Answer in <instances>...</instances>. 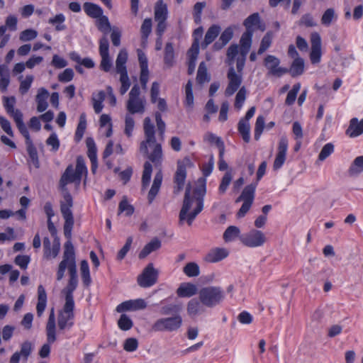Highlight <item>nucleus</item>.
<instances>
[{
    "label": "nucleus",
    "mask_w": 363,
    "mask_h": 363,
    "mask_svg": "<svg viewBox=\"0 0 363 363\" xmlns=\"http://www.w3.org/2000/svg\"><path fill=\"white\" fill-rule=\"evenodd\" d=\"M197 293V287L191 283H183L177 290L179 297H191Z\"/></svg>",
    "instance_id": "393cba45"
},
{
    "label": "nucleus",
    "mask_w": 363,
    "mask_h": 363,
    "mask_svg": "<svg viewBox=\"0 0 363 363\" xmlns=\"http://www.w3.org/2000/svg\"><path fill=\"white\" fill-rule=\"evenodd\" d=\"M38 35V32L33 29H26L22 31L20 34V40L21 41H30L35 39Z\"/></svg>",
    "instance_id": "338daca9"
},
{
    "label": "nucleus",
    "mask_w": 363,
    "mask_h": 363,
    "mask_svg": "<svg viewBox=\"0 0 363 363\" xmlns=\"http://www.w3.org/2000/svg\"><path fill=\"white\" fill-rule=\"evenodd\" d=\"M133 321L125 314H122L118 320V325L122 330H128L133 327Z\"/></svg>",
    "instance_id": "680f3d73"
},
{
    "label": "nucleus",
    "mask_w": 363,
    "mask_h": 363,
    "mask_svg": "<svg viewBox=\"0 0 363 363\" xmlns=\"http://www.w3.org/2000/svg\"><path fill=\"white\" fill-rule=\"evenodd\" d=\"M86 145L88 149L87 155L88 157L92 164H94V162L97 160L96 157V147L95 142L93 138H87L86 140Z\"/></svg>",
    "instance_id": "49530a36"
},
{
    "label": "nucleus",
    "mask_w": 363,
    "mask_h": 363,
    "mask_svg": "<svg viewBox=\"0 0 363 363\" xmlns=\"http://www.w3.org/2000/svg\"><path fill=\"white\" fill-rule=\"evenodd\" d=\"M144 133L145 140L142 141L140 145V150L145 154H147V145H152V151L148 155V159L155 165L161 164L162 160V150L160 143H156L155 126L151 123L149 117L144 119Z\"/></svg>",
    "instance_id": "f03ea898"
},
{
    "label": "nucleus",
    "mask_w": 363,
    "mask_h": 363,
    "mask_svg": "<svg viewBox=\"0 0 363 363\" xmlns=\"http://www.w3.org/2000/svg\"><path fill=\"white\" fill-rule=\"evenodd\" d=\"M182 324V318L180 315L174 317L163 318L158 319L152 325L155 331H176Z\"/></svg>",
    "instance_id": "1a4fd4ad"
},
{
    "label": "nucleus",
    "mask_w": 363,
    "mask_h": 363,
    "mask_svg": "<svg viewBox=\"0 0 363 363\" xmlns=\"http://www.w3.org/2000/svg\"><path fill=\"white\" fill-rule=\"evenodd\" d=\"M184 273L189 277H197L200 274V269L199 265L195 262L187 263L184 269Z\"/></svg>",
    "instance_id": "3c124183"
},
{
    "label": "nucleus",
    "mask_w": 363,
    "mask_h": 363,
    "mask_svg": "<svg viewBox=\"0 0 363 363\" xmlns=\"http://www.w3.org/2000/svg\"><path fill=\"white\" fill-rule=\"evenodd\" d=\"M13 120L16 124V126H17L18 130L22 134V135L25 138L26 143L30 141L31 139H30L28 130L23 121L22 113H18V112L16 113V116H15Z\"/></svg>",
    "instance_id": "7c9ffc66"
},
{
    "label": "nucleus",
    "mask_w": 363,
    "mask_h": 363,
    "mask_svg": "<svg viewBox=\"0 0 363 363\" xmlns=\"http://www.w3.org/2000/svg\"><path fill=\"white\" fill-rule=\"evenodd\" d=\"M87 168L85 162L82 156L77 158L75 170L72 165H69L60 179L59 186L62 191H67V185L69 183H74L79 186L83 174L86 175Z\"/></svg>",
    "instance_id": "7ed1b4c3"
},
{
    "label": "nucleus",
    "mask_w": 363,
    "mask_h": 363,
    "mask_svg": "<svg viewBox=\"0 0 363 363\" xmlns=\"http://www.w3.org/2000/svg\"><path fill=\"white\" fill-rule=\"evenodd\" d=\"M162 173L161 170H160L155 175L153 183L147 195L149 203H152L155 196L157 195L162 184Z\"/></svg>",
    "instance_id": "a211bd4d"
},
{
    "label": "nucleus",
    "mask_w": 363,
    "mask_h": 363,
    "mask_svg": "<svg viewBox=\"0 0 363 363\" xmlns=\"http://www.w3.org/2000/svg\"><path fill=\"white\" fill-rule=\"evenodd\" d=\"M49 92L45 88H40L36 95L35 101L37 103V111L40 113L45 111L48 106L47 99Z\"/></svg>",
    "instance_id": "4be33fe9"
},
{
    "label": "nucleus",
    "mask_w": 363,
    "mask_h": 363,
    "mask_svg": "<svg viewBox=\"0 0 363 363\" xmlns=\"http://www.w3.org/2000/svg\"><path fill=\"white\" fill-rule=\"evenodd\" d=\"M145 100L143 99H128L127 110L131 114L143 113L145 111Z\"/></svg>",
    "instance_id": "aec40b11"
},
{
    "label": "nucleus",
    "mask_w": 363,
    "mask_h": 363,
    "mask_svg": "<svg viewBox=\"0 0 363 363\" xmlns=\"http://www.w3.org/2000/svg\"><path fill=\"white\" fill-rule=\"evenodd\" d=\"M63 191V201L60 203V211L65 219L64 234L67 239H71L72 230L74 225V218L71 211L73 205L72 197L69 191Z\"/></svg>",
    "instance_id": "39448f33"
},
{
    "label": "nucleus",
    "mask_w": 363,
    "mask_h": 363,
    "mask_svg": "<svg viewBox=\"0 0 363 363\" xmlns=\"http://www.w3.org/2000/svg\"><path fill=\"white\" fill-rule=\"evenodd\" d=\"M280 60L274 55H269L264 60V65L268 69V74L281 77L288 73V69L279 67Z\"/></svg>",
    "instance_id": "4468645a"
},
{
    "label": "nucleus",
    "mask_w": 363,
    "mask_h": 363,
    "mask_svg": "<svg viewBox=\"0 0 363 363\" xmlns=\"http://www.w3.org/2000/svg\"><path fill=\"white\" fill-rule=\"evenodd\" d=\"M288 139L286 136H282L278 143L277 153L274 161L273 169H279L286 161V152L288 150Z\"/></svg>",
    "instance_id": "2eb2a0df"
},
{
    "label": "nucleus",
    "mask_w": 363,
    "mask_h": 363,
    "mask_svg": "<svg viewBox=\"0 0 363 363\" xmlns=\"http://www.w3.org/2000/svg\"><path fill=\"white\" fill-rule=\"evenodd\" d=\"M300 89H301V84L299 83H296L293 86L292 89L290 90L287 94V96H286V99L285 101V104L286 105L291 106L295 102L297 94H298V91H300Z\"/></svg>",
    "instance_id": "4d7b16f0"
},
{
    "label": "nucleus",
    "mask_w": 363,
    "mask_h": 363,
    "mask_svg": "<svg viewBox=\"0 0 363 363\" xmlns=\"http://www.w3.org/2000/svg\"><path fill=\"white\" fill-rule=\"evenodd\" d=\"M240 240L248 247H258L266 242L267 238L261 230L252 229L248 233L241 235Z\"/></svg>",
    "instance_id": "9d476101"
},
{
    "label": "nucleus",
    "mask_w": 363,
    "mask_h": 363,
    "mask_svg": "<svg viewBox=\"0 0 363 363\" xmlns=\"http://www.w3.org/2000/svg\"><path fill=\"white\" fill-rule=\"evenodd\" d=\"M33 81V77L32 75H28L26 77V79L23 80H21L20 87H19V91L21 94H25L28 92L29 90L31 84Z\"/></svg>",
    "instance_id": "774afa93"
},
{
    "label": "nucleus",
    "mask_w": 363,
    "mask_h": 363,
    "mask_svg": "<svg viewBox=\"0 0 363 363\" xmlns=\"http://www.w3.org/2000/svg\"><path fill=\"white\" fill-rule=\"evenodd\" d=\"M257 183L255 184H250L247 186H246L240 196L236 199L235 202H240V201H249L253 203L254 199H255V189L257 188Z\"/></svg>",
    "instance_id": "b1692460"
},
{
    "label": "nucleus",
    "mask_w": 363,
    "mask_h": 363,
    "mask_svg": "<svg viewBox=\"0 0 363 363\" xmlns=\"http://www.w3.org/2000/svg\"><path fill=\"white\" fill-rule=\"evenodd\" d=\"M205 179L203 180V184L201 187L196 188L194 191L195 194L198 195H201V197H198L196 199V207L191 212L189 210L191 209L193 202L194 201V199L191 196V185L189 184L186 186L184 198L183 201V205L182 209L179 212V224L182 225L184 222L186 221L189 225H191L197 216V215L203 210V196L206 194V185H205Z\"/></svg>",
    "instance_id": "f257e3e1"
},
{
    "label": "nucleus",
    "mask_w": 363,
    "mask_h": 363,
    "mask_svg": "<svg viewBox=\"0 0 363 363\" xmlns=\"http://www.w3.org/2000/svg\"><path fill=\"white\" fill-rule=\"evenodd\" d=\"M27 152L29 155L30 159L35 168H39L40 162L38 160V152L33 144L32 140L26 143Z\"/></svg>",
    "instance_id": "37998d69"
},
{
    "label": "nucleus",
    "mask_w": 363,
    "mask_h": 363,
    "mask_svg": "<svg viewBox=\"0 0 363 363\" xmlns=\"http://www.w3.org/2000/svg\"><path fill=\"white\" fill-rule=\"evenodd\" d=\"M152 30V19L145 18L141 26L142 40L146 41Z\"/></svg>",
    "instance_id": "bf43d9fd"
},
{
    "label": "nucleus",
    "mask_w": 363,
    "mask_h": 363,
    "mask_svg": "<svg viewBox=\"0 0 363 363\" xmlns=\"http://www.w3.org/2000/svg\"><path fill=\"white\" fill-rule=\"evenodd\" d=\"M167 16V5L163 3L162 0H160L156 3L155 7V21L166 20Z\"/></svg>",
    "instance_id": "c9c22d12"
},
{
    "label": "nucleus",
    "mask_w": 363,
    "mask_h": 363,
    "mask_svg": "<svg viewBox=\"0 0 363 363\" xmlns=\"http://www.w3.org/2000/svg\"><path fill=\"white\" fill-rule=\"evenodd\" d=\"M240 229L235 225H230L226 228L223 233V240L227 242H232L235 240L237 238H240Z\"/></svg>",
    "instance_id": "e433bc0d"
},
{
    "label": "nucleus",
    "mask_w": 363,
    "mask_h": 363,
    "mask_svg": "<svg viewBox=\"0 0 363 363\" xmlns=\"http://www.w3.org/2000/svg\"><path fill=\"white\" fill-rule=\"evenodd\" d=\"M86 128V114L82 113L79 117V122L78 123L76 133H75V140L77 141L81 140L82 138L84 131Z\"/></svg>",
    "instance_id": "de8ad7c7"
},
{
    "label": "nucleus",
    "mask_w": 363,
    "mask_h": 363,
    "mask_svg": "<svg viewBox=\"0 0 363 363\" xmlns=\"http://www.w3.org/2000/svg\"><path fill=\"white\" fill-rule=\"evenodd\" d=\"M99 54L101 57L100 68L108 72L112 67V62L109 56V43L106 36H103L99 40Z\"/></svg>",
    "instance_id": "f8f14e48"
},
{
    "label": "nucleus",
    "mask_w": 363,
    "mask_h": 363,
    "mask_svg": "<svg viewBox=\"0 0 363 363\" xmlns=\"http://www.w3.org/2000/svg\"><path fill=\"white\" fill-rule=\"evenodd\" d=\"M220 31V27L217 25L211 26L207 30L201 48L206 49L209 44L213 43Z\"/></svg>",
    "instance_id": "bb28decb"
},
{
    "label": "nucleus",
    "mask_w": 363,
    "mask_h": 363,
    "mask_svg": "<svg viewBox=\"0 0 363 363\" xmlns=\"http://www.w3.org/2000/svg\"><path fill=\"white\" fill-rule=\"evenodd\" d=\"M228 255V252L224 248H215L211 250L205 257V260L208 262H218Z\"/></svg>",
    "instance_id": "412c9836"
},
{
    "label": "nucleus",
    "mask_w": 363,
    "mask_h": 363,
    "mask_svg": "<svg viewBox=\"0 0 363 363\" xmlns=\"http://www.w3.org/2000/svg\"><path fill=\"white\" fill-rule=\"evenodd\" d=\"M158 271L150 263L143 269L141 274L138 277V284L143 288H147L153 286L157 281Z\"/></svg>",
    "instance_id": "9b49d317"
},
{
    "label": "nucleus",
    "mask_w": 363,
    "mask_h": 363,
    "mask_svg": "<svg viewBox=\"0 0 363 363\" xmlns=\"http://www.w3.org/2000/svg\"><path fill=\"white\" fill-rule=\"evenodd\" d=\"M78 285V277L77 265L74 263L70 266L69 269V279L67 286L63 289L62 292L65 294L66 302H74L73 297V292L77 289Z\"/></svg>",
    "instance_id": "ddd939ff"
},
{
    "label": "nucleus",
    "mask_w": 363,
    "mask_h": 363,
    "mask_svg": "<svg viewBox=\"0 0 363 363\" xmlns=\"http://www.w3.org/2000/svg\"><path fill=\"white\" fill-rule=\"evenodd\" d=\"M228 84L225 91V94L227 96H232L239 89L242 84V74H237L233 67H230L228 74Z\"/></svg>",
    "instance_id": "dca6fc26"
},
{
    "label": "nucleus",
    "mask_w": 363,
    "mask_h": 363,
    "mask_svg": "<svg viewBox=\"0 0 363 363\" xmlns=\"http://www.w3.org/2000/svg\"><path fill=\"white\" fill-rule=\"evenodd\" d=\"M119 213H125V216H130L134 212V208L132 205L129 204L125 199H123L118 206Z\"/></svg>",
    "instance_id": "0e129e2a"
},
{
    "label": "nucleus",
    "mask_w": 363,
    "mask_h": 363,
    "mask_svg": "<svg viewBox=\"0 0 363 363\" xmlns=\"http://www.w3.org/2000/svg\"><path fill=\"white\" fill-rule=\"evenodd\" d=\"M105 96L106 95L104 91H100L96 95L93 94V108L96 113H99L101 112L104 108L103 101L105 99Z\"/></svg>",
    "instance_id": "a19ab883"
},
{
    "label": "nucleus",
    "mask_w": 363,
    "mask_h": 363,
    "mask_svg": "<svg viewBox=\"0 0 363 363\" xmlns=\"http://www.w3.org/2000/svg\"><path fill=\"white\" fill-rule=\"evenodd\" d=\"M204 140L211 144H215L218 147L219 151L225 150V145L221 138L212 133H207L204 135Z\"/></svg>",
    "instance_id": "864d4df0"
},
{
    "label": "nucleus",
    "mask_w": 363,
    "mask_h": 363,
    "mask_svg": "<svg viewBox=\"0 0 363 363\" xmlns=\"http://www.w3.org/2000/svg\"><path fill=\"white\" fill-rule=\"evenodd\" d=\"M73 263L76 264L74 249L70 239H68L64 245L62 260L60 262L57 272V279L58 281H60L64 277L66 269L69 272L70 266Z\"/></svg>",
    "instance_id": "423d86ee"
},
{
    "label": "nucleus",
    "mask_w": 363,
    "mask_h": 363,
    "mask_svg": "<svg viewBox=\"0 0 363 363\" xmlns=\"http://www.w3.org/2000/svg\"><path fill=\"white\" fill-rule=\"evenodd\" d=\"M182 307L180 304H169L164 306L160 309V313L164 315L175 314L179 315L182 311Z\"/></svg>",
    "instance_id": "8fccbe9b"
},
{
    "label": "nucleus",
    "mask_w": 363,
    "mask_h": 363,
    "mask_svg": "<svg viewBox=\"0 0 363 363\" xmlns=\"http://www.w3.org/2000/svg\"><path fill=\"white\" fill-rule=\"evenodd\" d=\"M84 10L85 13L90 17L98 18L103 15L102 9L97 4L86 2L84 4Z\"/></svg>",
    "instance_id": "2f4dec72"
},
{
    "label": "nucleus",
    "mask_w": 363,
    "mask_h": 363,
    "mask_svg": "<svg viewBox=\"0 0 363 363\" xmlns=\"http://www.w3.org/2000/svg\"><path fill=\"white\" fill-rule=\"evenodd\" d=\"M174 59V52L173 44L172 43H167L164 47V62L166 66L170 67L173 65Z\"/></svg>",
    "instance_id": "4c0bfd02"
},
{
    "label": "nucleus",
    "mask_w": 363,
    "mask_h": 363,
    "mask_svg": "<svg viewBox=\"0 0 363 363\" xmlns=\"http://www.w3.org/2000/svg\"><path fill=\"white\" fill-rule=\"evenodd\" d=\"M260 23V18L258 13H254L249 16L245 21H244V26L246 28L245 32H250V33H253L254 29L252 28L253 26H257Z\"/></svg>",
    "instance_id": "ea45409f"
},
{
    "label": "nucleus",
    "mask_w": 363,
    "mask_h": 363,
    "mask_svg": "<svg viewBox=\"0 0 363 363\" xmlns=\"http://www.w3.org/2000/svg\"><path fill=\"white\" fill-rule=\"evenodd\" d=\"M3 100H4V107L7 111V113L13 117V118L14 119V117L16 116V113L18 112V113H21L19 110L18 109H14V105L16 104V99L15 97L13 96H11V97H7V96H4L3 98Z\"/></svg>",
    "instance_id": "c03bdc74"
},
{
    "label": "nucleus",
    "mask_w": 363,
    "mask_h": 363,
    "mask_svg": "<svg viewBox=\"0 0 363 363\" xmlns=\"http://www.w3.org/2000/svg\"><path fill=\"white\" fill-rule=\"evenodd\" d=\"M118 74H120V82L121 83L120 93L121 95H123L129 89L130 86V82L127 72H118Z\"/></svg>",
    "instance_id": "13d9d810"
},
{
    "label": "nucleus",
    "mask_w": 363,
    "mask_h": 363,
    "mask_svg": "<svg viewBox=\"0 0 363 363\" xmlns=\"http://www.w3.org/2000/svg\"><path fill=\"white\" fill-rule=\"evenodd\" d=\"M210 76L207 72V67L204 62L200 63L197 72L196 82L198 84L202 85L206 82L210 81Z\"/></svg>",
    "instance_id": "58836bf2"
},
{
    "label": "nucleus",
    "mask_w": 363,
    "mask_h": 363,
    "mask_svg": "<svg viewBox=\"0 0 363 363\" xmlns=\"http://www.w3.org/2000/svg\"><path fill=\"white\" fill-rule=\"evenodd\" d=\"M65 16L63 13H58L55 16L49 18L48 23L52 26H55V29L56 31H62L66 29V26L65 25Z\"/></svg>",
    "instance_id": "72a5a7b5"
},
{
    "label": "nucleus",
    "mask_w": 363,
    "mask_h": 363,
    "mask_svg": "<svg viewBox=\"0 0 363 363\" xmlns=\"http://www.w3.org/2000/svg\"><path fill=\"white\" fill-rule=\"evenodd\" d=\"M161 247V241L157 238L152 239L150 242L145 245L143 249L139 253V258L144 259L151 252L159 250Z\"/></svg>",
    "instance_id": "cd10ccee"
},
{
    "label": "nucleus",
    "mask_w": 363,
    "mask_h": 363,
    "mask_svg": "<svg viewBox=\"0 0 363 363\" xmlns=\"http://www.w3.org/2000/svg\"><path fill=\"white\" fill-rule=\"evenodd\" d=\"M240 52L239 46L237 44L231 45L227 50V59L226 62L229 65H232L234 62L235 57Z\"/></svg>",
    "instance_id": "052dcab7"
},
{
    "label": "nucleus",
    "mask_w": 363,
    "mask_h": 363,
    "mask_svg": "<svg viewBox=\"0 0 363 363\" xmlns=\"http://www.w3.org/2000/svg\"><path fill=\"white\" fill-rule=\"evenodd\" d=\"M152 172V164L149 162H145L144 164V169L142 176V191L145 190L149 186Z\"/></svg>",
    "instance_id": "f704fd0d"
},
{
    "label": "nucleus",
    "mask_w": 363,
    "mask_h": 363,
    "mask_svg": "<svg viewBox=\"0 0 363 363\" xmlns=\"http://www.w3.org/2000/svg\"><path fill=\"white\" fill-rule=\"evenodd\" d=\"M272 33L269 31L262 38L259 48L257 51L258 55L263 54L271 45L272 41Z\"/></svg>",
    "instance_id": "5fc2aeb1"
},
{
    "label": "nucleus",
    "mask_w": 363,
    "mask_h": 363,
    "mask_svg": "<svg viewBox=\"0 0 363 363\" xmlns=\"http://www.w3.org/2000/svg\"><path fill=\"white\" fill-rule=\"evenodd\" d=\"M232 178H233L232 174L229 172H227L224 174V176L223 177V178L221 179V182H220V184L218 188V191L220 194H223L226 191L229 184H230L231 181H232Z\"/></svg>",
    "instance_id": "69168bd1"
},
{
    "label": "nucleus",
    "mask_w": 363,
    "mask_h": 363,
    "mask_svg": "<svg viewBox=\"0 0 363 363\" xmlns=\"http://www.w3.org/2000/svg\"><path fill=\"white\" fill-rule=\"evenodd\" d=\"M193 163L191 160L186 157L182 160H178L177 163V170L174 175V193L179 194L185 184L186 178V168L191 167Z\"/></svg>",
    "instance_id": "0eeeda50"
},
{
    "label": "nucleus",
    "mask_w": 363,
    "mask_h": 363,
    "mask_svg": "<svg viewBox=\"0 0 363 363\" xmlns=\"http://www.w3.org/2000/svg\"><path fill=\"white\" fill-rule=\"evenodd\" d=\"M363 172V155L357 157L351 164L348 173L350 176H357Z\"/></svg>",
    "instance_id": "473e14b6"
},
{
    "label": "nucleus",
    "mask_w": 363,
    "mask_h": 363,
    "mask_svg": "<svg viewBox=\"0 0 363 363\" xmlns=\"http://www.w3.org/2000/svg\"><path fill=\"white\" fill-rule=\"evenodd\" d=\"M238 131L241 134L243 140L248 143L250 139V123L246 120L240 119L238 123Z\"/></svg>",
    "instance_id": "79ce46f5"
},
{
    "label": "nucleus",
    "mask_w": 363,
    "mask_h": 363,
    "mask_svg": "<svg viewBox=\"0 0 363 363\" xmlns=\"http://www.w3.org/2000/svg\"><path fill=\"white\" fill-rule=\"evenodd\" d=\"M253 33L250 32H245L241 36L240 44V54L242 55H247L251 48L252 43Z\"/></svg>",
    "instance_id": "a878e982"
},
{
    "label": "nucleus",
    "mask_w": 363,
    "mask_h": 363,
    "mask_svg": "<svg viewBox=\"0 0 363 363\" xmlns=\"http://www.w3.org/2000/svg\"><path fill=\"white\" fill-rule=\"evenodd\" d=\"M264 118L262 116H259L257 118L255 127V139L258 140L263 132L264 128Z\"/></svg>",
    "instance_id": "e2e57ef3"
},
{
    "label": "nucleus",
    "mask_w": 363,
    "mask_h": 363,
    "mask_svg": "<svg viewBox=\"0 0 363 363\" xmlns=\"http://www.w3.org/2000/svg\"><path fill=\"white\" fill-rule=\"evenodd\" d=\"M304 71V61L301 57H296L294 60L290 69H288V73L293 77L301 75Z\"/></svg>",
    "instance_id": "c85d7f7f"
},
{
    "label": "nucleus",
    "mask_w": 363,
    "mask_h": 363,
    "mask_svg": "<svg viewBox=\"0 0 363 363\" xmlns=\"http://www.w3.org/2000/svg\"><path fill=\"white\" fill-rule=\"evenodd\" d=\"M246 96L247 89L245 86H242L239 89L235 96V101L234 104L235 108L240 110L242 107L243 104L246 99Z\"/></svg>",
    "instance_id": "6e6d98bb"
},
{
    "label": "nucleus",
    "mask_w": 363,
    "mask_h": 363,
    "mask_svg": "<svg viewBox=\"0 0 363 363\" xmlns=\"http://www.w3.org/2000/svg\"><path fill=\"white\" fill-rule=\"evenodd\" d=\"M80 271L84 284L89 286L91 282V279L89 273V264L86 260H82L81 262Z\"/></svg>",
    "instance_id": "a18cd8bd"
},
{
    "label": "nucleus",
    "mask_w": 363,
    "mask_h": 363,
    "mask_svg": "<svg viewBox=\"0 0 363 363\" xmlns=\"http://www.w3.org/2000/svg\"><path fill=\"white\" fill-rule=\"evenodd\" d=\"M334 150H335V147L333 143H329L325 144L323 147V148L321 149V150L318 155V160L316 161V163H318V162H323L325 159H327L334 152Z\"/></svg>",
    "instance_id": "603ef678"
},
{
    "label": "nucleus",
    "mask_w": 363,
    "mask_h": 363,
    "mask_svg": "<svg viewBox=\"0 0 363 363\" xmlns=\"http://www.w3.org/2000/svg\"><path fill=\"white\" fill-rule=\"evenodd\" d=\"M33 350V343L28 340H26V341H24L21 345L20 351H17V352H14L12 355H16V354H17L18 361H20V359L22 358V360L24 362H26L29 356L31 354Z\"/></svg>",
    "instance_id": "5701e85b"
},
{
    "label": "nucleus",
    "mask_w": 363,
    "mask_h": 363,
    "mask_svg": "<svg viewBox=\"0 0 363 363\" xmlns=\"http://www.w3.org/2000/svg\"><path fill=\"white\" fill-rule=\"evenodd\" d=\"M346 135L350 138H356L363 133V121H358L357 118H352L350 121Z\"/></svg>",
    "instance_id": "6ab92c4d"
},
{
    "label": "nucleus",
    "mask_w": 363,
    "mask_h": 363,
    "mask_svg": "<svg viewBox=\"0 0 363 363\" xmlns=\"http://www.w3.org/2000/svg\"><path fill=\"white\" fill-rule=\"evenodd\" d=\"M96 26L100 31L104 33L105 35L111 30V24L108 17L106 16L101 15L98 18L96 21Z\"/></svg>",
    "instance_id": "09e8293b"
},
{
    "label": "nucleus",
    "mask_w": 363,
    "mask_h": 363,
    "mask_svg": "<svg viewBox=\"0 0 363 363\" xmlns=\"http://www.w3.org/2000/svg\"><path fill=\"white\" fill-rule=\"evenodd\" d=\"M187 314L191 318H194L206 313V306L199 298H191L186 305Z\"/></svg>",
    "instance_id": "f3484780"
},
{
    "label": "nucleus",
    "mask_w": 363,
    "mask_h": 363,
    "mask_svg": "<svg viewBox=\"0 0 363 363\" xmlns=\"http://www.w3.org/2000/svg\"><path fill=\"white\" fill-rule=\"evenodd\" d=\"M128 60V52L125 49H121L117 56L116 60V72H127L126 62Z\"/></svg>",
    "instance_id": "c756f323"
},
{
    "label": "nucleus",
    "mask_w": 363,
    "mask_h": 363,
    "mask_svg": "<svg viewBox=\"0 0 363 363\" xmlns=\"http://www.w3.org/2000/svg\"><path fill=\"white\" fill-rule=\"evenodd\" d=\"M74 302L65 303L62 311H60L57 318V325L60 330L70 329L74 325Z\"/></svg>",
    "instance_id": "6e6552de"
},
{
    "label": "nucleus",
    "mask_w": 363,
    "mask_h": 363,
    "mask_svg": "<svg viewBox=\"0 0 363 363\" xmlns=\"http://www.w3.org/2000/svg\"><path fill=\"white\" fill-rule=\"evenodd\" d=\"M199 297L206 308H214L220 305L225 299V294L220 286H208L201 288Z\"/></svg>",
    "instance_id": "20e7f679"
}]
</instances>
